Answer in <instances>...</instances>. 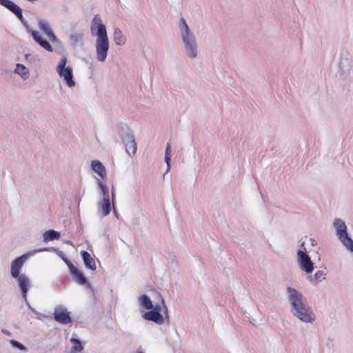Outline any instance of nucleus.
I'll return each mask as SVG.
<instances>
[{"label": "nucleus", "mask_w": 353, "mask_h": 353, "mask_svg": "<svg viewBox=\"0 0 353 353\" xmlns=\"http://www.w3.org/2000/svg\"><path fill=\"white\" fill-rule=\"evenodd\" d=\"M286 291L290 303L291 313L303 323H312L314 322L316 316L304 300L302 293L292 287H288Z\"/></svg>", "instance_id": "nucleus-1"}, {"label": "nucleus", "mask_w": 353, "mask_h": 353, "mask_svg": "<svg viewBox=\"0 0 353 353\" xmlns=\"http://www.w3.org/2000/svg\"><path fill=\"white\" fill-rule=\"evenodd\" d=\"M28 256V254H24L16 258L12 261L10 265V274L12 278L17 279L22 296L25 301H26L27 293L31 286V282L28 276L25 274H20V272Z\"/></svg>", "instance_id": "nucleus-2"}, {"label": "nucleus", "mask_w": 353, "mask_h": 353, "mask_svg": "<svg viewBox=\"0 0 353 353\" xmlns=\"http://www.w3.org/2000/svg\"><path fill=\"white\" fill-rule=\"evenodd\" d=\"M179 28L187 57L192 59H196L199 52L196 37L183 17L179 19Z\"/></svg>", "instance_id": "nucleus-3"}, {"label": "nucleus", "mask_w": 353, "mask_h": 353, "mask_svg": "<svg viewBox=\"0 0 353 353\" xmlns=\"http://www.w3.org/2000/svg\"><path fill=\"white\" fill-rule=\"evenodd\" d=\"M22 9L21 8H19L13 14L17 17V19L21 22V23L26 28L27 32L31 34L33 39L39 44L43 48H44L48 52H52L53 48L50 43L44 39L41 35L40 34L39 32L37 30H33L30 28V26L28 23V21L23 18V13H22Z\"/></svg>", "instance_id": "nucleus-4"}, {"label": "nucleus", "mask_w": 353, "mask_h": 353, "mask_svg": "<svg viewBox=\"0 0 353 353\" xmlns=\"http://www.w3.org/2000/svg\"><path fill=\"white\" fill-rule=\"evenodd\" d=\"M68 59L63 57L56 68V71L61 78H63L65 84L69 87H74L76 84L74 80L72 68L68 65Z\"/></svg>", "instance_id": "nucleus-5"}, {"label": "nucleus", "mask_w": 353, "mask_h": 353, "mask_svg": "<svg viewBox=\"0 0 353 353\" xmlns=\"http://www.w3.org/2000/svg\"><path fill=\"white\" fill-rule=\"evenodd\" d=\"M99 32L95 43L96 59L99 62H104L107 58L109 50V40L108 34H102Z\"/></svg>", "instance_id": "nucleus-6"}, {"label": "nucleus", "mask_w": 353, "mask_h": 353, "mask_svg": "<svg viewBox=\"0 0 353 353\" xmlns=\"http://www.w3.org/2000/svg\"><path fill=\"white\" fill-rule=\"evenodd\" d=\"M296 260L301 271L306 274H311L314 268V263L308 253L303 250H298L296 253Z\"/></svg>", "instance_id": "nucleus-7"}, {"label": "nucleus", "mask_w": 353, "mask_h": 353, "mask_svg": "<svg viewBox=\"0 0 353 353\" xmlns=\"http://www.w3.org/2000/svg\"><path fill=\"white\" fill-rule=\"evenodd\" d=\"M54 319L61 324H68L72 322L70 312L62 305H57L54 310Z\"/></svg>", "instance_id": "nucleus-8"}, {"label": "nucleus", "mask_w": 353, "mask_h": 353, "mask_svg": "<svg viewBox=\"0 0 353 353\" xmlns=\"http://www.w3.org/2000/svg\"><path fill=\"white\" fill-rule=\"evenodd\" d=\"M339 68L341 70V77L345 79L349 74L352 68V60L348 54L343 55L341 57L339 61Z\"/></svg>", "instance_id": "nucleus-9"}, {"label": "nucleus", "mask_w": 353, "mask_h": 353, "mask_svg": "<svg viewBox=\"0 0 353 353\" xmlns=\"http://www.w3.org/2000/svg\"><path fill=\"white\" fill-rule=\"evenodd\" d=\"M91 31L95 35H99L100 31L102 34H107L106 27L99 15H95L92 20Z\"/></svg>", "instance_id": "nucleus-10"}, {"label": "nucleus", "mask_w": 353, "mask_h": 353, "mask_svg": "<svg viewBox=\"0 0 353 353\" xmlns=\"http://www.w3.org/2000/svg\"><path fill=\"white\" fill-rule=\"evenodd\" d=\"M143 318L147 321H153L157 325L164 323V318L163 315L156 310H150L143 314Z\"/></svg>", "instance_id": "nucleus-11"}, {"label": "nucleus", "mask_w": 353, "mask_h": 353, "mask_svg": "<svg viewBox=\"0 0 353 353\" xmlns=\"http://www.w3.org/2000/svg\"><path fill=\"white\" fill-rule=\"evenodd\" d=\"M69 270L70 274L73 276L74 280L79 284H88V286H90V284L88 283V280L85 275L81 271H79L77 267H71V268Z\"/></svg>", "instance_id": "nucleus-12"}, {"label": "nucleus", "mask_w": 353, "mask_h": 353, "mask_svg": "<svg viewBox=\"0 0 353 353\" xmlns=\"http://www.w3.org/2000/svg\"><path fill=\"white\" fill-rule=\"evenodd\" d=\"M119 134L122 139L123 144H125L127 142H130L131 141L135 139L132 130L128 126L121 127L119 130Z\"/></svg>", "instance_id": "nucleus-13"}, {"label": "nucleus", "mask_w": 353, "mask_h": 353, "mask_svg": "<svg viewBox=\"0 0 353 353\" xmlns=\"http://www.w3.org/2000/svg\"><path fill=\"white\" fill-rule=\"evenodd\" d=\"M92 170L96 172L102 179H105L107 175L106 170L103 164L99 160H93L91 161Z\"/></svg>", "instance_id": "nucleus-14"}, {"label": "nucleus", "mask_w": 353, "mask_h": 353, "mask_svg": "<svg viewBox=\"0 0 353 353\" xmlns=\"http://www.w3.org/2000/svg\"><path fill=\"white\" fill-rule=\"evenodd\" d=\"M81 256L85 266L91 270H95L97 268L95 260L91 256L88 252L83 250L81 252Z\"/></svg>", "instance_id": "nucleus-15"}, {"label": "nucleus", "mask_w": 353, "mask_h": 353, "mask_svg": "<svg viewBox=\"0 0 353 353\" xmlns=\"http://www.w3.org/2000/svg\"><path fill=\"white\" fill-rule=\"evenodd\" d=\"M334 228L336 230V234L339 237L347 233L345 223L341 219H336L333 222Z\"/></svg>", "instance_id": "nucleus-16"}, {"label": "nucleus", "mask_w": 353, "mask_h": 353, "mask_svg": "<svg viewBox=\"0 0 353 353\" xmlns=\"http://www.w3.org/2000/svg\"><path fill=\"white\" fill-rule=\"evenodd\" d=\"M14 72L15 74H19L23 80H27L29 78V70L23 64L17 63Z\"/></svg>", "instance_id": "nucleus-17"}, {"label": "nucleus", "mask_w": 353, "mask_h": 353, "mask_svg": "<svg viewBox=\"0 0 353 353\" xmlns=\"http://www.w3.org/2000/svg\"><path fill=\"white\" fill-rule=\"evenodd\" d=\"M339 239L347 250L351 252H353V240L349 236L348 233H346L339 237Z\"/></svg>", "instance_id": "nucleus-18"}, {"label": "nucleus", "mask_w": 353, "mask_h": 353, "mask_svg": "<svg viewBox=\"0 0 353 353\" xmlns=\"http://www.w3.org/2000/svg\"><path fill=\"white\" fill-rule=\"evenodd\" d=\"M113 39L115 44L117 46H123L125 43V37L119 28H115L113 33Z\"/></svg>", "instance_id": "nucleus-19"}, {"label": "nucleus", "mask_w": 353, "mask_h": 353, "mask_svg": "<svg viewBox=\"0 0 353 353\" xmlns=\"http://www.w3.org/2000/svg\"><path fill=\"white\" fill-rule=\"evenodd\" d=\"M139 305L145 310H150L153 308V304L150 298L146 295L143 294L139 297Z\"/></svg>", "instance_id": "nucleus-20"}, {"label": "nucleus", "mask_w": 353, "mask_h": 353, "mask_svg": "<svg viewBox=\"0 0 353 353\" xmlns=\"http://www.w3.org/2000/svg\"><path fill=\"white\" fill-rule=\"evenodd\" d=\"M43 241L48 242L50 241L57 240L60 238V233L54 230H49L46 231L43 235Z\"/></svg>", "instance_id": "nucleus-21"}, {"label": "nucleus", "mask_w": 353, "mask_h": 353, "mask_svg": "<svg viewBox=\"0 0 353 353\" xmlns=\"http://www.w3.org/2000/svg\"><path fill=\"white\" fill-rule=\"evenodd\" d=\"M0 5L8 9L12 13H14L19 8L14 2L10 0H0Z\"/></svg>", "instance_id": "nucleus-22"}, {"label": "nucleus", "mask_w": 353, "mask_h": 353, "mask_svg": "<svg viewBox=\"0 0 353 353\" xmlns=\"http://www.w3.org/2000/svg\"><path fill=\"white\" fill-rule=\"evenodd\" d=\"M124 145L125 147V152L129 156L132 157L135 154L137 150L135 139L131 141L130 142H127V143Z\"/></svg>", "instance_id": "nucleus-23"}, {"label": "nucleus", "mask_w": 353, "mask_h": 353, "mask_svg": "<svg viewBox=\"0 0 353 353\" xmlns=\"http://www.w3.org/2000/svg\"><path fill=\"white\" fill-rule=\"evenodd\" d=\"M38 26L39 29L46 35L49 32L52 31V29L46 20L39 19L38 21Z\"/></svg>", "instance_id": "nucleus-24"}, {"label": "nucleus", "mask_w": 353, "mask_h": 353, "mask_svg": "<svg viewBox=\"0 0 353 353\" xmlns=\"http://www.w3.org/2000/svg\"><path fill=\"white\" fill-rule=\"evenodd\" d=\"M97 184L103 195V200L110 199L109 190L108 186L104 183L99 180L98 181Z\"/></svg>", "instance_id": "nucleus-25"}, {"label": "nucleus", "mask_w": 353, "mask_h": 353, "mask_svg": "<svg viewBox=\"0 0 353 353\" xmlns=\"http://www.w3.org/2000/svg\"><path fill=\"white\" fill-rule=\"evenodd\" d=\"M170 150L171 146L170 143H167L165 152V161L167 165V169L165 170V172H168L170 169V163H171V157H170Z\"/></svg>", "instance_id": "nucleus-26"}, {"label": "nucleus", "mask_w": 353, "mask_h": 353, "mask_svg": "<svg viewBox=\"0 0 353 353\" xmlns=\"http://www.w3.org/2000/svg\"><path fill=\"white\" fill-rule=\"evenodd\" d=\"M70 341L73 344L72 350L77 352L83 351V345L79 339L72 337L70 339Z\"/></svg>", "instance_id": "nucleus-27"}, {"label": "nucleus", "mask_w": 353, "mask_h": 353, "mask_svg": "<svg viewBox=\"0 0 353 353\" xmlns=\"http://www.w3.org/2000/svg\"><path fill=\"white\" fill-rule=\"evenodd\" d=\"M326 273L323 270L317 271L313 277L311 279V281L318 283L323 280L325 279Z\"/></svg>", "instance_id": "nucleus-28"}, {"label": "nucleus", "mask_w": 353, "mask_h": 353, "mask_svg": "<svg viewBox=\"0 0 353 353\" xmlns=\"http://www.w3.org/2000/svg\"><path fill=\"white\" fill-rule=\"evenodd\" d=\"M101 208L103 211V215L104 216L108 215L111 211V204L110 199L103 200V203L101 204Z\"/></svg>", "instance_id": "nucleus-29"}, {"label": "nucleus", "mask_w": 353, "mask_h": 353, "mask_svg": "<svg viewBox=\"0 0 353 353\" xmlns=\"http://www.w3.org/2000/svg\"><path fill=\"white\" fill-rule=\"evenodd\" d=\"M10 343L12 345V347L14 348H17V349H19L21 351H24V352H26L27 350L26 347L17 341L11 339V340H10Z\"/></svg>", "instance_id": "nucleus-30"}, {"label": "nucleus", "mask_w": 353, "mask_h": 353, "mask_svg": "<svg viewBox=\"0 0 353 353\" xmlns=\"http://www.w3.org/2000/svg\"><path fill=\"white\" fill-rule=\"evenodd\" d=\"M70 39L74 43H77L82 40V34L78 33H73L70 34Z\"/></svg>", "instance_id": "nucleus-31"}, {"label": "nucleus", "mask_w": 353, "mask_h": 353, "mask_svg": "<svg viewBox=\"0 0 353 353\" xmlns=\"http://www.w3.org/2000/svg\"><path fill=\"white\" fill-rule=\"evenodd\" d=\"M59 256L63 259V261L65 262V263L68 265L69 270L71 268V267H74V265L72 264V263L65 256V254L63 252H60Z\"/></svg>", "instance_id": "nucleus-32"}, {"label": "nucleus", "mask_w": 353, "mask_h": 353, "mask_svg": "<svg viewBox=\"0 0 353 353\" xmlns=\"http://www.w3.org/2000/svg\"><path fill=\"white\" fill-rule=\"evenodd\" d=\"M47 37L52 42H56L57 41V38L52 30L48 32Z\"/></svg>", "instance_id": "nucleus-33"}, {"label": "nucleus", "mask_w": 353, "mask_h": 353, "mask_svg": "<svg viewBox=\"0 0 353 353\" xmlns=\"http://www.w3.org/2000/svg\"><path fill=\"white\" fill-rule=\"evenodd\" d=\"M162 307L163 308V312L165 314V318L168 319V321H169V316L168 314V308L165 304L164 300L162 299Z\"/></svg>", "instance_id": "nucleus-34"}, {"label": "nucleus", "mask_w": 353, "mask_h": 353, "mask_svg": "<svg viewBox=\"0 0 353 353\" xmlns=\"http://www.w3.org/2000/svg\"><path fill=\"white\" fill-rule=\"evenodd\" d=\"M161 307H162L161 305L157 304L154 307L153 306V308L150 309V310H156V311H158L159 313H161Z\"/></svg>", "instance_id": "nucleus-35"}, {"label": "nucleus", "mask_w": 353, "mask_h": 353, "mask_svg": "<svg viewBox=\"0 0 353 353\" xmlns=\"http://www.w3.org/2000/svg\"><path fill=\"white\" fill-rule=\"evenodd\" d=\"M26 305H28V307H29V309L32 312H34V314H37V312L33 308L31 307V305H30V303H28V300L26 299Z\"/></svg>", "instance_id": "nucleus-36"}, {"label": "nucleus", "mask_w": 353, "mask_h": 353, "mask_svg": "<svg viewBox=\"0 0 353 353\" xmlns=\"http://www.w3.org/2000/svg\"><path fill=\"white\" fill-rule=\"evenodd\" d=\"M300 248H301V249L299 250H303L305 253H307V251L306 248L305 246V242L304 241L301 243Z\"/></svg>", "instance_id": "nucleus-37"}, {"label": "nucleus", "mask_w": 353, "mask_h": 353, "mask_svg": "<svg viewBox=\"0 0 353 353\" xmlns=\"http://www.w3.org/2000/svg\"><path fill=\"white\" fill-rule=\"evenodd\" d=\"M1 332H2V333H3L4 334H6L7 336H10L11 335V332L9 330H6L5 328H3L1 330Z\"/></svg>", "instance_id": "nucleus-38"}, {"label": "nucleus", "mask_w": 353, "mask_h": 353, "mask_svg": "<svg viewBox=\"0 0 353 353\" xmlns=\"http://www.w3.org/2000/svg\"><path fill=\"white\" fill-rule=\"evenodd\" d=\"M310 241L311 245H312V246H315V245H317L316 241L315 239H312V238H310Z\"/></svg>", "instance_id": "nucleus-39"}, {"label": "nucleus", "mask_w": 353, "mask_h": 353, "mask_svg": "<svg viewBox=\"0 0 353 353\" xmlns=\"http://www.w3.org/2000/svg\"><path fill=\"white\" fill-rule=\"evenodd\" d=\"M114 199H115V193H114V190H112V202L113 205H114Z\"/></svg>", "instance_id": "nucleus-40"}, {"label": "nucleus", "mask_w": 353, "mask_h": 353, "mask_svg": "<svg viewBox=\"0 0 353 353\" xmlns=\"http://www.w3.org/2000/svg\"><path fill=\"white\" fill-rule=\"evenodd\" d=\"M49 248H41L38 250V252H43V251H48Z\"/></svg>", "instance_id": "nucleus-41"}, {"label": "nucleus", "mask_w": 353, "mask_h": 353, "mask_svg": "<svg viewBox=\"0 0 353 353\" xmlns=\"http://www.w3.org/2000/svg\"><path fill=\"white\" fill-rule=\"evenodd\" d=\"M29 56H30L29 54H26V58L28 59Z\"/></svg>", "instance_id": "nucleus-42"}]
</instances>
